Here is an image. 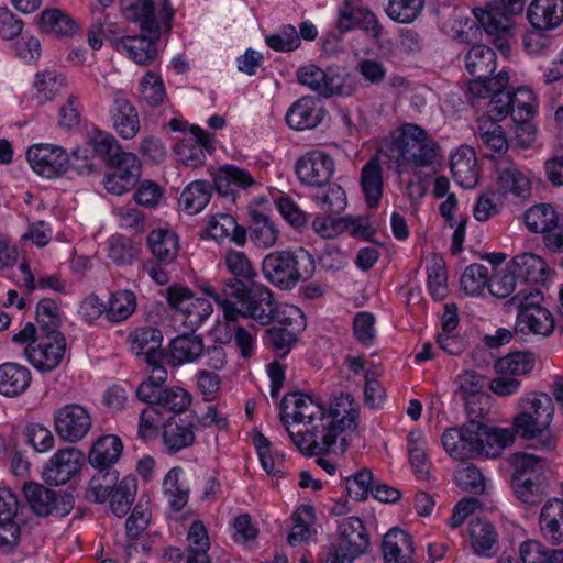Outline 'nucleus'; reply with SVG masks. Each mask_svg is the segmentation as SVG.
I'll use <instances>...</instances> for the list:
<instances>
[{
    "mask_svg": "<svg viewBox=\"0 0 563 563\" xmlns=\"http://www.w3.org/2000/svg\"><path fill=\"white\" fill-rule=\"evenodd\" d=\"M358 411L349 394H341L333 398L329 409H325V422L322 428L309 429V439L302 434L294 435L295 446L307 456L328 454L336 452V440L340 439L339 449L343 454L350 443L345 435L346 431H354L357 428Z\"/></svg>",
    "mask_w": 563,
    "mask_h": 563,
    "instance_id": "nucleus-1",
    "label": "nucleus"
},
{
    "mask_svg": "<svg viewBox=\"0 0 563 563\" xmlns=\"http://www.w3.org/2000/svg\"><path fill=\"white\" fill-rule=\"evenodd\" d=\"M316 271L313 256L306 250L273 251L262 261L265 279L280 290H292L309 280Z\"/></svg>",
    "mask_w": 563,
    "mask_h": 563,
    "instance_id": "nucleus-2",
    "label": "nucleus"
},
{
    "mask_svg": "<svg viewBox=\"0 0 563 563\" xmlns=\"http://www.w3.org/2000/svg\"><path fill=\"white\" fill-rule=\"evenodd\" d=\"M527 0H496L485 8L473 10L477 22L504 55L510 51L509 38L514 35L515 16L523 13Z\"/></svg>",
    "mask_w": 563,
    "mask_h": 563,
    "instance_id": "nucleus-3",
    "label": "nucleus"
},
{
    "mask_svg": "<svg viewBox=\"0 0 563 563\" xmlns=\"http://www.w3.org/2000/svg\"><path fill=\"white\" fill-rule=\"evenodd\" d=\"M88 152V148L75 150L70 162L64 148L49 144H38L27 150L26 158L36 174L46 178H54L64 174L69 165L80 173H91L93 164L89 161Z\"/></svg>",
    "mask_w": 563,
    "mask_h": 563,
    "instance_id": "nucleus-4",
    "label": "nucleus"
},
{
    "mask_svg": "<svg viewBox=\"0 0 563 563\" xmlns=\"http://www.w3.org/2000/svg\"><path fill=\"white\" fill-rule=\"evenodd\" d=\"M515 470L511 487L522 503L537 505L548 494L549 483L543 475L544 461L529 453H516L511 457Z\"/></svg>",
    "mask_w": 563,
    "mask_h": 563,
    "instance_id": "nucleus-5",
    "label": "nucleus"
},
{
    "mask_svg": "<svg viewBox=\"0 0 563 563\" xmlns=\"http://www.w3.org/2000/svg\"><path fill=\"white\" fill-rule=\"evenodd\" d=\"M279 418L294 442L295 434L309 439V429H321L325 422V408L310 396L292 393L284 396Z\"/></svg>",
    "mask_w": 563,
    "mask_h": 563,
    "instance_id": "nucleus-6",
    "label": "nucleus"
},
{
    "mask_svg": "<svg viewBox=\"0 0 563 563\" xmlns=\"http://www.w3.org/2000/svg\"><path fill=\"white\" fill-rule=\"evenodd\" d=\"M369 537L357 517L343 519L338 526V538L327 548V562L353 563L369 548Z\"/></svg>",
    "mask_w": 563,
    "mask_h": 563,
    "instance_id": "nucleus-7",
    "label": "nucleus"
},
{
    "mask_svg": "<svg viewBox=\"0 0 563 563\" xmlns=\"http://www.w3.org/2000/svg\"><path fill=\"white\" fill-rule=\"evenodd\" d=\"M299 84L309 87L319 96H351L356 88L354 78L338 68V74L327 73L314 64L300 67L297 73Z\"/></svg>",
    "mask_w": 563,
    "mask_h": 563,
    "instance_id": "nucleus-8",
    "label": "nucleus"
},
{
    "mask_svg": "<svg viewBox=\"0 0 563 563\" xmlns=\"http://www.w3.org/2000/svg\"><path fill=\"white\" fill-rule=\"evenodd\" d=\"M483 434L485 424L471 419L460 427L446 429L442 434V444L454 460H470L483 453Z\"/></svg>",
    "mask_w": 563,
    "mask_h": 563,
    "instance_id": "nucleus-9",
    "label": "nucleus"
},
{
    "mask_svg": "<svg viewBox=\"0 0 563 563\" xmlns=\"http://www.w3.org/2000/svg\"><path fill=\"white\" fill-rule=\"evenodd\" d=\"M23 493L31 509L40 517H65L75 505L70 493L53 490L35 482L25 483Z\"/></svg>",
    "mask_w": 563,
    "mask_h": 563,
    "instance_id": "nucleus-10",
    "label": "nucleus"
},
{
    "mask_svg": "<svg viewBox=\"0 0 563 563\" xmlns=\"http://www.w3.org/2000/svg\"><path fill=\"white\" fill-rule=\"evenodd\" d=\"M517 107L520 118L527 120L534 111V96L529 88L520 87L516 92L503 88L487 104V115L482 119H489L494 122L501 121L514 112Z\"/></svg>",
    "mask_w": 563,
    "mask_h": 563,
    "instance_id": "nucleus-11",
    "label": "nucleus"
},
{
    "mask_svg": "<svg viewBox=\"0 0 563 563\" xmlns=\"http://www.w3.org/2000/svg\"><path fill=\"white\" fill-rule=\"evenodd\" d=\"M107 166L104 187L114 195H122L131 190L141 177V163L137 156L130 152L113 156Z\"/></svg>",
    "mask_w": 563,
    "mask_h": 563,
    "instance_id": "nucleus-12",
    "label": "nucleus"
},
{
    "mask_svg": "<svg viewBox=\"0 0 563 563\" xmlns=\"http://www.w3.org/2000/svg\"><path fill=\"white\" fill-rule=\"evenodd\" d=\"M34 344H27L23 350L26 360L40 372L55 369L64 358L67 342L64 334L38 335Z\"/></svg>",
    "mask_w": 563,
    "mask_h": 563,
    "instance_id": "nucleus-13",
    "label": "nucleus"
},
{
    "mask_svg": "<svg viewBox=\"0 0 563 563\" xmlns=\"http://www.w3.org/2000/svg\"><path fill=\"white\" fill-rule=\"evenodd\" d=\"M54 428L63 441L75 443L90 430L91 418L85 407L69 404L55 411Z\"/></svg>",
    "mask_w": 563,
    "mask_h": 563,
    "instance_id": "nucleus-14",
    "label": "nucleus"
},
{
    "mask_svg": "<svg viewBox=\"0 0 563 563\" xmlns=\"http://www.w3.org/2000/svg\"><path fill=\"white\" fill-rule=\"evenodd\" d=\"M299 180L310 187H322L330 183L335 164L334 159L322 151H310L296 163Z\"/></svg>",
    "mask_w": 563,
    "mask_h": 563,
    "instance_id": "nucleus-15",
    "label": "nucleus"
},
{
    "mask_svg": "<svg viewBox=\"0 0 563 563\" xmlns=\"http://www.w3.org/2000/svg\"><path fill=\"white\" fill-rule=\"evenodd\" d=\"M246 283L244 279L231 277L222 283L219 291L211 286H203L201 289L221 307L225 320L236 321L239 318L238 305L241 307L250 291V286Z\"/></svg>",
    "mask_w": 563,
    "mask_h": 563,
    "instance_id": "nucleus-16",
    "label": "nucleus"
},
{
    "mask_svg": "<svg viewBox=\"0 0 563 563\" xmlns=\"http://www.w3.org/2000/svg\"><path fill=\"white\" fill-rule=\"evenodd\" d=\"M275 307L271 289L263 284L252 283L249 295L238 311L239 317L251 318L261 325H268L274 322Z\"/></svg>",
    "mask_w": 563,
    "mask_h": 563,
    "instance_id": "nucleus-17",
    "label": "nucleus"
},
{
    "mask_svg": "<svg viewBox=\"0 0 563 563\" xmlns=\"http://www.w3.org/2000/svg\"><path fill=\"white\" fill-rule=\"evenodd\" d=\"M84 455L75 448L58 450L47 462L43 478L48 485L66 484L81 467Z\"/></svg>",
    "mask_w": 563,
    "mask_h": 563,
    "instance_id": "nucleus-18",
    "label": "nucleus"
},
{
    "mask_svg": "<svg viewBox=\"0 0 563 563\" xmlns=\"http://www.w3.org/2000/svg\"><path fill=\"white\" fill-rule=\"evenodd\" d=\"M509 267L515 269L519 287L544 286L551 278L552 271L545 261L533 253H522L509 261Z\"/></svg>",
    "mask_w": 563,
    "mask_h": 563,
    "instance_id": "nucleus-19",
    "label": "nucleus"
},
{
    "mask_svg": "<svg viewBox=\"0 0 563 563\" xmlns=\"http://www.w3.org/2000/svg\"><path fill=\"white\" fill-rule=\"evenodd\" d=\"M112 128L124 140H132L140 131L136 108L122 93L117 92L109 108Z\"/></svg>",
    "mask_w": 563,
    "mask_h": 563,
    "instance_id": "nucleus-20",
    "label": "nucleus"
},
{
    "mask_svg": "<svg viewBox=\"0 0 563 563\" xmlns=\"http://www.w3.org/2000/svg\"><path fill=\"white\" fill-rule=\"evenodd\" d=\"M527 19L534 30H555L563 23V0H532Z\"/></svg>",
    "mask_w": 563,
    "mask_h": 563,
    "instance_id": "nucleus-21",
    "label": "nucleus"
},
{
    "mask_svg": "<svg viewBox=\"0 0 563 563\" xmlns=\"http://www.w3.org/2000/svg\"><path fill=\"white\" fill-rule=\"evenodd\" d=\"M323 110L314 97L297 100L286 113L287 124L297 131L314 129L323 119Z\"/></svg>",
    "mask_w": 563,
    "mask_h": 563,
    "instance_id": "nucleus-22",
    "label": "nucleus"
},
{
    "mask_svg": "<svg viewBox=\"0 0 563 563\" xmlns=\"http://www.w3.org/2000/svg\"><path fill=\"white\" fill-rule=\"evenodd\" d=\"M190 132L194 137L178 142L174 152L179 162L188 167L196 168L202 165L205 161L203 147L208 148L211 145L212 137L197 125H191Z\"/></svg>",
    "mask_w": 563,
    "mask_h": 563,
    "instance_id": "nucleus-23",
    "label": "nucleus"
},
{
    "mask_svg": "<svg viewBox=\"0 0 563 563\" xmlns=\"http://www.w3.org/2000/svg\"><path fill=\"white\" fill-rule=\"evenodd\" d=\"M412 538L399 528L390 529L383 539V556L385 563H416Z\"/></svg>",
    "mask_w": 563,
    "mask_h": 563,
    "instance_id": "nucleus-24",
    "label": "nucleus"
},
{
    "mask_svg": "<svg viewBox=\"0 0 563 563\" xmlns=\"http://www.w3.org/2000/svg\"><path fill=\"white\" fill-rule=\"evenodd\" d=\"M121 9L128 21L140 25L141 32H148L154 37L161 36L152 0H121Z\"/></svg>",
    "mask_w": 563,
    "mask_h": 563,
    "instance_id": "nucleus-25",
    "label": "nucleus"
},
{
    "mask_svg": "<svg viewBox=\"0 0 563 563\" xmlns=\"http://www.w3.org/2000/svg\"><path fill=\"white\" fill-rule=\"evenodd\" d=\"M450 168L453 179L463 188H474L478 181V166L475 152L461 146L451 156Z\"/></svg>",
    "mask_w": 563,
    "mask_h": 563,
    "instance_id": "nucleus-26",
    "label": "nucleus"
},
{
    "mask_svg": "<svg viewBox=\"0 0 563 563\" xmlns=\"http://www.w3.org/2000/svg\"><path fill=\"white\" fill-rule=\"evenodd\" d=\"M214 188L222 197L235 200L238 189H247L255 184L252 175L238 166H222L213 178Z\"/></svg>",
    "mask_w": 563,
    "mask_h": 563,
    "instance_id": "nucleus-27",
    "label": "nucleus"
},
{
    "mask_svg": "<svg viewBox=\"0 0 563 563\" xmlns=\"http://www.w3.org/2000/svg\"><path fill=\"white\" fill-rule=\"evenodd\" d=\"M468 534L473 552L483 558H492L498 552V533L495 527L484 519H472Z\"/></svg>",
    "mask_w": 563,
    "mask_h": 563,
    "instance_id": "nucleus-28",
    "label": "nucleus"
},
{
    "mask_svg": "<svg viewBox=\"0 0 563 563\" xmlns=\"http://www.w3.org/2000/svg\"><path fill=\"white\" fill-rule=\"evenodd\" d=\"M32 382L31 371L15 362L0 365V395L14 398L24 394Z\"/></svg>",
    "mask_w": 563,
    "mask_h": 563,
    "instance_id": "nucleus-29",
    "label": "nucleus"
},
{
    "mask_svg": "<svg viewBox=\"0 0 563 563\" xmlns=\"http://www.w3.org/2000/svg\"><path fill=\"white\" fill-rule=\"evenodd\" d=\"M152 35L148 32H141L137 36H122L117 41V49L126 52L139 65H148L157 56L156 42L159 40Z\"/></svg>",
    "mask_w": 563,
    "mask_h": 563,
    "instance_id": "nucleus-30",
    "label": "nucleus"
},
{
    "mask_svg": "<svg viewBox=\"0 0 563 563\" xmlns=\"http://www.w3.org/2000/svg\"><path fill=\"white\" fill-rule=\"evenodd\" d=\"M553 331L554 319L545 308L517 313L515 336H520L521 340L528 334L549 336Z\"/></svg>",
    "mask_w": 563,
    "mask_h": 563,
    "instance_id": "nucleus-31",
    "label": "nucleus"
},
{
    "mask_svg": "<svg viewBox=\"0 0 563 563\" xmlns=\"http://www.w3.org/2000/svg\"><path fill=\"white\" fill-rule=\"evenodd\" d=\"M540 530L545 540L552 544L563 543V500H548L541 509Z\"/></svg>",
    "mask_w": 563,
    "mask_h": 563,
    "instance_id": "nucleus-32",
    "label": "nucleus"
},
{
    "mask_svg": "<svg viewBox=\"0 0 563 563\" xmlns=\"http://www.w3.org/2000/svg\"><path fill=\"white\" fill-rule=\"evenodd\" d=\"M162 439L166 452L175 454L195 443L194 426L172 417L163 426Z\"/></svg>",
    "mask_w": 563,
    "mask_h": 563,
    "instance_id": "nucleus-33",
    "label": "nucleus"
},
{
    "mask_svg": "<svg viewBox=\"0 0 563 563\" xmlns=\"http://www.w3.org/2000/svg\"><path fill=\"white\" fill-rule=\"evenodd\" d=\"M123 444L117 435L108 434L99 438L89 452V463L96 470L112 468L119 461Z\"/></svg>",
    "mask_w": 563,
    "mask_h": 563,
    "instance_id": "nucleus-34",
    "label": "nucleus"
},
{
    "mask_svg": "<svg viewBox=\"0 0 563 563\" xmlns=\"http://www.w3.org/2000/svg\"><path fill=\"white\" fill-rule=\"evenodd\" d=\"M250 239L256 247L269 249L279 238V230L265 213L255 209L249 210Z\"/></svg>",
    "mask_w": 563,
    "mask_h": 563,
    "instance_id": "nucleus-35",
    "label": "nucleus"
},
{
    "mask_svg": "<svg viewBox=\"0 0 563 563\" xmlns=\"http://www.w3.org/2000/svg\"><path fill=\"white\" fill-rule=\"evenodd\" d=\"M465 69L473 78H487L497 67L496 53L484 44L473 45L464 56Z\"/></svg>",
    "mask_w": 563,
    "mask_h": 563,
    "instance_id": "nucleus-36",
    "label": "nucleus"
},
{
    "mask_svg": "<svg viewBox=\"0 0 563 563\" xmlns=\"http://www.w3.org/2000/svg\"><path fill=\"white\" fill-rule=\"evenodd\" d=\"M208 233L214 240L229 238L239 246H243L247 239V230L228 213L212 216L208 223Z\"/></svg>",
    "mask_w": 563,
    "mask_h": 563,
    "instance_id": "nucleus-37",
    "label": "nucleus"
},
{
    "mask_svg": "<svg viewBox=\"0 0 563 563\" xmlns=\"http://www.w3.org/2000/svg\"><path fill=\"white\" fill-rule=\"evenodd\" d=\"M361 186L369 208H376L383 195V170L377 157H372L361 170Z\"/></svg>",
    "mask_w": 563,
    "mask_h": 563,
    "instance_id": "nucleus-38",
    "label": "nucleus"
},
{
    "mask_svg": "<svg viewBox=\"0 0 563 563\" xmlns=\"http://www.w3.org/2000/svg\"><path fill=\"white\" fill-rule=\"evenodd\" d=\"M147 246L156 261L170 264L178 254V238L168 229L153 230L147 235Z\"/></svg>",
    "mask_w": 563,
    "mask_h": 563,
    "instance_id": "nucleus-39",
    "label": "nucleus"
},
{
    "mask_svg": "<svg viewBox=\"0 0 563 563\" xmlns=\"http://www.w3.org/2000/svg\"><path fill=\"white\" fill-rule=\"evenodd\" d=\"M131 350L136 355H144L145 360L155 362V357L163 354L161 351L163 336L158 329L144 327L136 329L129 336Z\"/></svg>",
    "mask_w": 563,
    "mask_h": 563,
    "instance_id": "nucleus-40",
    "label": "nucleus"
},
{
    "mask_svg": "<svg viewBox=\"0 0 563 563\" xmlns=\"http://www.w3.org/2000/svg\"><path fill=\"white\" fill-rule=\"evenodd\" d=\"M427 136V132L420 126L410 123L404 124L399 135L388 145L390 158L395 159L399 165L404 164V158L407 154L418 145V143L423 142V139Z\"/></svg>",
    "mask_w": 563,
    "mask_h": 563,
    "instance_id": "nucleus-41",
    "label": "nucleus"
},
{
    "mask_svg": "<svg viewBox=\"0 0 563 563\" xmlns=\"http://www.w3.org/2000/svg\"><path fill=\"white\" fill-rule=\"evenodd\" d=\"M536 361L537 356L531 351H514L499 357L495 362V369L503 375L528 376L532 372Z\"/></svg>",
    "mask_w": 563,
    "mask_h": 563,
    "instance_id": "nucleus-42",
    "label": "nucleus"
},
{
    "mask_svg": "<svg viewBox=\"0 0 563 563\" xmlns=\"http://www.w3.org/2000/svg\"><path fill=\"white\" fill-rule=\"evenodd\" d=\"M170 357L177 363L194 362L199 358L203 351V340L200 335L184 333L172 340L169 344Z\"/></svg>",
    "mask_w": 563,
    "mask_h": 563,
    "instance_id": "nucleus-43",
    "label": "nucleus"
},
{
    "mask_svg": "<svg viewBox=\"0 0 563 563\" xmlns=\"http://www.w3.org/2000/svg\"><path fill=\"white\" fill-rule=\"evenodd\" d=\"M519 406L533 415L536 426L550 428L554 415V405L549 395L539 393L521 398Z\"/></svg>",
    "mask_w": 563,
    "mask_h": 563,
    "instance_id": "nucleus-44",
    "label": "nucleus"
},
{
    "mask_svg": "<svg viewBox=\"0 0 563 563\" xmlns=\"http://www.w3.org/2000/svg\"><path fill=\"white\" fill-rule=\"evenodd\" d=\"M137 481L134 476L123 477L111 494L110 509L119 518L124 517L135 499Z\"/></svg>",
    "mask_w": 563,
    "mask_h": 563,
    "instance_id": "nucleus-45",
    "label": "nucleus"
},
{
    "mask_svg": "<svg viewBox=\"0 0 563 563\" xmlns=\"http://www.w3.org/2000/svg\"><path fill=\"white\" fill-rule=\"evenodd\" d=\"M136 308V297L133 291L119 290L111 294L107 303L106 318L110 322L126 320Z\"/></svg>",
    "mask_w": 563,
    "mask_h": 563,
    "instance_id": "nucleus-46",
    "label": "nucleus"
},
{
    "mask_svg": "<svg viewBox=\"0 0 563 563\" xmlns=\"http://www.w3.org/2000/svg\"><path fill=\"white\" fill-rule=\"evenodd\" d=\"M212 188L203 180L190 183L181 192L180 203L190 214L200 212L210 201Z\"/></svg>",
    "mask_w": 563,
    "mask_h": 563,
    "instance_id": "nucleus-47",
    "label": "nucleus"
},
{
    "mask_svg": "<svg viewBox=\"0 0 563 563\" xmlns=\"http://www.w3.org/2000/svg\"><path fill=\"white\" fill-rule=\"evenodd\" d=\"M518 287L519 279L515 269L509 267V262L489 277L488 290L496 298L508 300L517 292Z\"/></svg>",
    "mask_w": 563,
    "mask_h": 563,
    "instance_id": "nucleus-48",
    "label": "nucleus"
},
{
    "mask_svg": "<svg viewBox=\"0 0 563 563\" xmlns=\"http://www.w3.org/2000/svg\"><path fill=\"white\" fill-rule=\"evenodd\" d=\"M509 84V75L501 70L496 76L487 78H473L467 84V93L474 98L486 99L493 98L503 88H507Z\"/></svg>",
    "mask_w": 563,
    "mask_h": 563,
    "instance_id": "nucleus-49",
    "label": "nucleus"
},
{
    "mask_svg": "<svg viewBox=\"0 0 563 563\" xmlns=\"http://www.w3.org/2000/svg\"><path fill=\"white\" fill-rule=\"evenodd\" d=\"M540 286H523L519 287L517 292L511 296L506 302L505 308L510 311L512 308L518 312H531L533 309H542L541 302L543 301V294Z\"/></svg>",
    "mask_w": 563,
    "mask_h": 563,
    "instance_id": "nucleus-50",
    "label": "nucleus"
},
{
    "mask_svg": "<svg viewBox=\"0 0 563 563\" xmlns=\"http://www.w3.org/2000/svg\"><path fill=\"white\" fill-rule=\"evenodd\" d=\"M428 289L435 300H442L448 295V275L444 260L432 255L431 264L427 266Z\"/></svg>",
    "mask_w": 563,
    "mask_h": 563,
    "instance_id": "nucleus-51",
    "label": "nucleus"
},
{
    "mask_svg": "<svg viewBox=\"0 0 563 563\" xmlns=\"http://www.w3.org/2000/svg\"><path fill=\"white\" fill-rule=\"evenodd\" d=\"M514 428L516 432L526 440H539L542 446L550 445L551 435L549 428L536 426L533 415L528 410L521 412L514 419Z\"/></svg>",
    "mask_w": 563,
    "mask_h": 563,
    "instance_id": "nucleus-52",
    "label": "nucleus"
},
{
    "mask_svg": "<svg viewBox=\"0 0 563 563\" xmlns=\"http://www.w3.org/2000/svg\"><path fill=\"white\" fill-rule=\"evenodd\" d=\"M40 26L44 33L55 36L73 35L77 29L75 21L64 15L59 10L43 11L40 19Z\"/></svg>",
    "mask_w": 563,
    "mask_h": 563,
    "instance_id": "nucleus-53",
    "label": "nucleus"
},
{
    "mask_svg": "<svg viewBox=\"0 0 563 563\" xmlns=\"http://www.w3.org/2000/svg\"><path fill=\"white\" fill-rule=\"evenodd\" d=\"M98 12L100 16L95 18L88 32L89 45L93 49H100L103 40H108L117 47V41H120V37H118L119 32L115 23L110 22L108 16L103 15L102 10Z\"/></svg>",
    "mask_w": 563,
    "mask_h": 563,
    "instance_id": "nucleus-54",
    "label": "nucleus"
},
{
    "mask_svg": "<svg viewBox=\"0 0 563 563\" xmlns=\"http://www.w3.org/2000/svg\"><path fill=\"white\" fill-rule=\"evenodd\" d=\"M477 133L483 144L494 153H505L508 142L503 128L489 119H478Z\"/></svg>",
    "mask_w": 563,
    "mask_h": 563,
    "instance_id": "nucleus-55",
    "label": "nucleus"
},
{
    "mask_svg": "<svg viewBox=\"0 0 563 563\" xmlns=\"http://www.w3.org/2000/svg\"><path fill=\"white\" fill-rule=\"evenodd\" d=\"M424 0H388L385 12L398 23H411L422 12Z\"/></svg>",
    "mask_w": 563,
    "mask_h": 563,
    "instance_id": "nucleus-56",
    "label": "nucleus"
},
{
    "mask_svg": "<svg viewBox=\"0 0 563 563\" xmlns=\"http://www.w3.org/2000/svg\"><path fill=\"white\" fill-rule=\"evenodd\" d=\"M558 221L556 212L550 205H538L525 212V223L531 232H547Z\"/></svg>",
    "mask_w": 563,
    "mask_h": 563,
    "instance_id": "nucleus-57",
    "label": "nucleus"
},
{
    "mask_svg": "<svg viewBox=\"0 0 563 563\" xmlns=\"http://www.w3.org/2000/svg\"><path fill=\"white\" fill-rule=\"evenodd\" d=\"M489 273L488 268L483 264L468 265L461 276V287L465 294L478 296L485 287L488 288Z\"/></svg>",
    "mask_w": 563,
    "mask_h": 563,
    "instance_id": "nucleus-58",
    "label": "nucleus"
},
{
    "mask_svg": "<svg viewBox=\"0 0 563 563\" xmlns=\"http://www.w3.org/2000/svg\"><path fill=\"white\" fill-rule=\"evenodd\" d=\"M224 264L232 278H241L250 284L255 283V268L245 253L229 249L224 254Z\"/></svg>",
    "mask_w": 563,
    "mask_h": 563,
    "instance_id": "nucleus-59",
    "label": "nucleus"
},
{
    "mask_svg": "<svg viewBox=\"0 0 563 563\" xmlns=\"http://www.w3.org/2000/svg\"><path fill=\"white\" fill-rule=\"evenodd\" d=\"M498 181L504 194L511 192L517 197H525L530 191L529 179L517 168L510 166L498 170Z\"/></svg>",
    "mask_w": 563,
    "mask_h": 563,
    "instance_id": "nucleus-60",
    "label": "nucleus"
},
{
    "mask_svg": "<svg viewBox=\"0 0 563 563\" xmlns=\"http://www.w3.org/2000/svg\"><path fill=\"white\" fill-rule=\"evenodd\" d=\"M423 438L419 432H411L408 439V453L410 464L418 476L424 479L429 475V462L426 449L422 446Z\"/></svg>",
    "mask_w": 563,
    "mask_h": 563,
    "instance_id": "nucleus-61",
    "label": "nucleus"
},
{
    "mask_svg": "<svg viewBox=\"0 0 563 563\" xmlns=\"http://www.w3.org/2000/svg\"><path fill=\"white\" fill-rule=\"evenodd\" d=\"M179 467L172 468L165 476L163 487L168 496V501L174 511H180L188 501V489H184L179 485Z\"/></svg>",
    "mask_w": 563,
    "mask_h": 563,
    "instance_id": "nucleus-62",
    "label": "nucleus"
},
{
    "mask_svg": "<svg viewBox=\"0 0 563 563\" xmlns=\"http://www.w3.org/2000/svg\"><path fill=\"white\" fill-rule=\"evenodd\" d=\"M141 97L151 107H157L166 99V90L162 78L153 71H147L142 78Z\"/></svg>",
    "mask_w": 563,
    "mask_h": 563,
    "instance_id": "nucleus-63",
    "label": "nucleus"
},
{
    "mask_svg": "<svg viewBox=\"0 0 563 563\" xmlns=\"http://www.w3.org/2000/svg\"><path fill=\"white\" fill-rule=\"evenodd\" d=\"M457 486L468 493L482 494L485 490V478L474 464L459 467L454 474Z\"/></svg>",
    "mask_w": 563,
    "mask_h": 563,
    "instance_id": "nucleus-64",
    "label": "nucleus"
}]
</instances>
